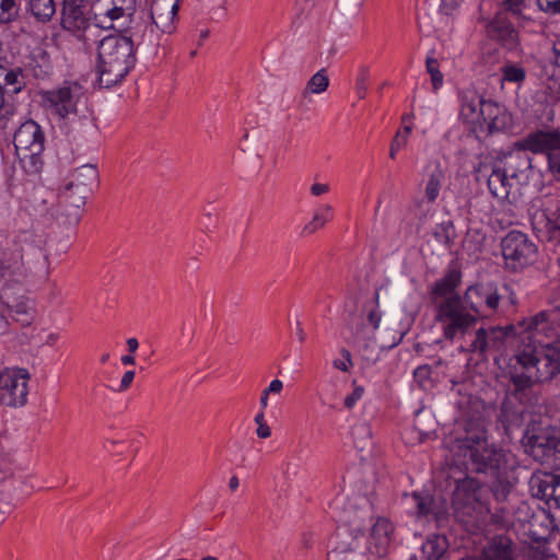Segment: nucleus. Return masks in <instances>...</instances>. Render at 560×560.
Wrapping results in <instances>:
<instances>
[{
  "mask_svg": "<svg viewBox=\"0 0 560 560\" xmlns=\"http://www.w3.org/2000/svg\"><path fill=\"white\" fill-rule=\"evenodd\" d=\"M464 438L456 439L451 445L453 464L467 472L499 477L506 470V454L489 443L486 423L480 418L467 419Z\"/></svg>",
  "mask_w": 560,
  "mask_h": 560,
  "instance_id": "obj_1",
  "label": "nucleus"
},
{
  "mask_svg": "<svg viewBox=\"0 0 560 560\" xmlns=\"http://www.w3.org/2000/svg\"><path fill=\"white\" fill-rule=\"evenodd\" d=\"M460 280V271L450 269L430 291V300L435 311L434 319L441 325L447 340L464 335L476 323V317L466 311L460 295L455 292Z\"/></svg>",
  "mask_w": 560,
  "mask_h": 560,
  "instance_id": "obj_2",
  "label": "nucleus"
},
{
  "mask_svg": "<svg viewBox=\"0 0 560 560\" xmlns=\"http://www.w3.org/2000/svg\"><path fill=\"white\" fill-rule=\"evenodd\" d=\"M560 326L559 306L544 310L534 316L523 318L517 323L520 335H526L529 342H537L546 351L548 370L539 369L538 380H552L560 372Z\"/></svg>",
  "mask_w": 560,
  "mask_h": 560,
  "instance_id": "obj_3",
  "label": "nucleus"
},
{
  "mask_svg": "<svg viewBox=\"0 0 560 560\" xmlns=\"http://www.w3.org/2000/svg\"><path fill=\"white\" fill-rule=\"evenodd\" d=\"M135 42L130 37L117 34L102 38L97 47L98 82L102 88L108 89L118 84L135 66Z\"/></svg>",
  "mask_w": 560,
  "mask_h": 560,
  "instance_id": "obj_4",
  "label": "nucleus"
},
{
  "mask_svg": "<svg viewBox=\"0 0 560 560\" xmlns=\"http://www.w3.org/2000/svg\"><path fill=\"white\" fill-rule=\"evenodd\" d=\"M179 0H152L147 20L141 19L132 25V36L137 47L149 55L156 56L161 46V36L172 34L176 28Z\"/></svg>",
  "mask_w": 560,
  "mask_h": 560,
  "instance_id": "obj_5",
  "label": "nucleus"
},
{
  "mask_svg": "<svg viewBox=\"0 0 560 560\" xmlns=\"http://www.w3.org/2000/svg\"><path fill=\"white\" fill-rule=\"evenodd\" d=\"M97 183L98 173L95 165L85 164L73 171L72 179L60 192L65 210H70L65 214L69 225H77L80 222V209L85 205L86 192L91 186Z\"/></svg>",
  "mask_w": 560,
  "mask_h": 560,
  "instance_id": "obj_6",
  "label": "nucleus"
},
{
  "mask_svg": "<svg viewBox=\"0 0 560 560\" xmlns=\"http://www.w3.org/2000/svg\"><path fill=\"white\" fill-rule=\"evenodd\" d=\"M13 144L22 167L27 173H38L43 162L44 133L35 121L27 120L15 131Z\"/></svg>",
  "mask_w": 560,
  "mask_h": 560,
  "instance_id": "obj_7",
  "label": "nucleus"
},
{
  "mask_svg": "<svg viewBox=\"0 0 560 560\" xmlns=\"http://www.w3.org/2000/svg\"><path fill=\"white\" fill-rule=\"evenodd\" d=\"M85 2L86 0H63L61 26L88 46L97 42L102 30L85 15Z\"/></svg>",
  "mask_w": 560,
  "mask_h": 560,
  "instance_id": "obj_8",
  "label": "nucleus"
},
{
  "mask_svg": "<svg viewBox=\"0 0 560 560\" xmlns=\"http://www.w3.org/2000/svg\"><path fill=\"white\" fill-rule=\"evenodd\" d=\"M505 266L513 271L520 270L534 262L537 247L520 231H511L501 242Z\"/></svg>",
  "mask_w": 560,
  "mask_h": 560,
  "instance_id": "obj_9",
  "label": "nucleus"
},
{
  "mask_svg": "<svg viewBox=\"0 0 560 560\" xmlns=\"http://www.w3.org/2000/svg\"><path fill=\"white\" fill-rule=\"evenodd\" d=\"M30 373L23 368L4 369L0 372V404L23 407L27 401Z\"/></svg>",
  "mask_w": 560,
  "mask_h": 560,
  "instance_id": "obj_10",
  "label": "nucleus"
},
{
  "mask_svg": "<svg viewBox=\"0 0 560 560\" xmlns=\"http://www.w3.org/2000/svg\"><path fill=\"white\" fill-rule=\"evenodd\" d=\"M521 142L527 151L544 154L548 161L549 171L556 176L560 174V131L558 129L537 130Z\"/></svg>",
  "mask_w": 560,
  "mask_h": 560,
  "instance_id": "obj_11",
  "label": "nucleus"
},
{
  "mask_svg": "<svg viewBox=\"0 0 560 560\" xmlns=\"http://www.w3.org/2000/svg\"><path fill=\"white\" fill-rule=\"evenodd\" d=\"M84 94L83 86L75 81H66L61 86L43 93L44 102L60 118L77 113V105Z\"/></svg>",
  "mask_w": 560,
  "mask_h": 560,
  "instance_id": "obj_12",
  "label": "nucleus"
},
{
  "mask_svg": "<svg viewBox=\"0 0 560 560\" xmlns=\"http://www.w3.org/2000/svg\"><path fill=\"white\" fill-rule=\"evenodd\" d=\"M560 205L558 200H548L532 217V225L542 242L560 243Z\"/></svg>",
  "mask_w": 560,
  "mask_h": 560,
  "instance_id": "obj_13",
  "label": "nucleus"
},
{
  "mask_svg": "<svg viewBox=\"0 0 560 560\" xmlns=\"http://www.w3.org/2000/svg\"><path fill=\"white\" fill-rule=\"evenodd\" d=\"M456 488L453 494V505L456 517L466 524H474L472 512L475 511L474 504L477 501V491L480 488V482L475 478L466 476L455 481Z\"/></svg>",
  "mask_w": 560,
  "mask_h": 560,
  "instance_id": "obj_14",
  "label": "nucleus"
},
{
  "mask_svg": "<svg viewBox=\"0 0 560 560\" xmlns=\"http://www.w3.org/2000/svg\"><path fill=\"white\" fill-rule=\"evenodd\" d=\"M495 162L518 187L527 180L532 168V158L521 141L516 142L513 150L504 153Z\"/></svg>",
  "mask_w": 560,
  "mask_h": 560,
  "instance_id": "obj_15",
  "label": "nucleus"
},
{
  "mask_svg": "<svg viewBox=\"0 0 560 560\" xmlns=\"http://www.w3.org/2000/svg\"><path fill=\"white\" fill-rule=\"evenodd\" d=\"M462 300L466 310L469 307L476 313H480L483 305L489 310H495L500 295L492 283H478L470 285Z\"/></svg>",
  "mask_w": 560,
  "mask_h": 560,
  "instance_id": "obj_16",
  "label": "nucleus"
},
{
  "mask_svg": "<svg viewBox=\"0 0 560 560\" xmlns=\"http://www.w3.org/2000/svg\"><path fill=\"white\" fill-rule=\"evenodd\" d=\"M372 520V505L370 500L363 495H355L346 510L343 522L351 532H361L362 523Z\"/></svg>",
  "mask_w": 560,
  "mask_h": 560,
  "instance_id": "obj_17",
  "label": "nucleus"
},
{
  "mask_svg": "<svg viewBox=\"0 0 560 560\" xmlns=\"http://www.w3.org/2000/svg\"><path fill=\"white\" fill-rule=\"evenodd\" d=\"M368 324L362 323L353 330L355 346L364 351H372L375 346V330L380 327L381 313L371 310L366 316Z\"/></svg>",
  "mask_w": 560,
  "mask_h": 560,
  "instance_id": "obj_18",
  "label": "nucleus"
},
{
  "mask_svg": "<svg viewBox=\"0 0 560 560\" xmlns=\"http://www.w3.org/2000/svg\"><path fill=\"white\" fill-rule=\"evenodd\" d=\"M365 549L363 534L361 537L355 535L352 541H349V536H343L338 546L328 553V560H368Z\"/></svg>",
  "mask_w": 560,
  "mask_h": 560,
  "instance_id": "obj_19",
  "label": "nucleus"
},
{
  "mask_svg": "<svg viewBox=\"0 0 560 560\" xmlns=\"http://www.w3.org/2000/svg\"><path fill=\"white\" fill-rule=\"evenodd\" d=\"M488 188L491 195L499 199H509L513 189H518L516 183L499 166L497 162L492 164L491 173L488 176Z\"/></svg>",
  "mask_w": 560,
  "mask_h": 560,
  "instance_id": "obj_20",
  "label": "nucleus"
},
{
  "mask_svg": "<svg viewBox=\"0 0 560 560\" xmlns=\"http://www.w3.org/2000/svg\"><path fill=\"white\" fill-rule=\"evenodd\" d=\"M514 400V398L505 396L501 405L499 421L502 423L506 432L512 430L514 427H521L524 421L527 402H515Z\"/></svg>",
  "mask_w": 560,
  "mask_h": 560,
  "instance_id": "obj_21",
  "label": "nucleus"
},
{
  "mask_svg": "<svg viewBox=\"0 0 560 560\" xmlns=\"http://www.w3.org/2000/svg\"><path fill=\"white\" fill-rule=\"evenodd\" d=\"M488 31L510 49L514 48L517 44V32L503 12L497 13L494 19L488 24Z\"/></svg>",
  "mask_w": 560,
  "mask_h": 560,
  "instance_id": "obj_22",
  "label": "nucleus"
},
{
  "mask_svg": "<svg viewBox=\"0 0 560 560\" xmlns=\"http://www.w3.org/2000/svg\"><path fill=\"white\" fill-rule=\"evenodd\" d=\"M510 382L513 388L508 392L506 396L514 398L515 401L528 402L529 393L536 383L533 373L513 372L510 374Z\"/></svg>",
  "mask_w": 560,
  "mask_h": 560,
  "instance_id": "obj_23",
  "label": "nucleus"
},
{
  "mask_svg": "<svg viewBox=\"0 0 560 560\" xmlns=\"http://www.w3.org/2000/svg\"><path fill=\"white\" fill-rule=\"evenodd\" d=\"M480 114L488 126L489 133L501 131L508 126L509 117L505 110L492 102L483 103Z\"/></svg>",
  "mask_w": 560,
  "mask_h": 560,
  "instance_id": "obj_24",
  "label": "nucleus"
},
{
  "mask_svg": "<svg viewBox=\"0 0 560 560\" xmlns=\"http://www.w3.org/2000/svg\"><path fill=\"white\" fill-rule=\"evenodd\" d=\"M560 485V476L551 475L550 480H542L538 486V494L545 500L548 508V517L551 523L555 522L552 510L560 509V497L556 494L557 487Z\"/></svg>",
  "mask_w": 560,
  "mask_h": 560,
  "instance_id": "obj_25",
  "label": "nucleus"
},
{
  "mask_svg": "<svg viewBox=\"0 0 560 560\" xmlns=\"http://www.w3.org/2000/svg\"><path fill=\"white\" fill-rule=\"evenodd\" d=\"M512 547L513 542L509 537L498 536L485 549V560H515Z\"/></svg>",
  "mask_w": 560,
  "mask_h": 560,
  "instance_id": "obj_26",
  "label": "nucleus"
},
{
  "mask_svg": "<svg viewBox=\"0 0 560 560\" xmlns=\"http://www.w3.org/2000/svg\"><path fill=\"white\" fill-rule=\"evenodd\" d=\"M394 533L393 524L385 517H378L371 527V538L374 541L376 551L383 553L389 546Z\"/></svg>",
  "mask_w": 560,
  "mask_h": 560,
  "instance_id": "obj_27",
  "label": "nucleus"
},
{
  "mask_svg": "<svg viewBox=\"0 0 560 560\" xmlns=\"http://www.w3.org/2000/svg\"><path fill=\"white\" fill-rule=\"evenodd\" d=\"M7 306L18 322L28 325L33 318V303L26 298H7Z\"/></svg>",
  "mask_w": 560,
  "mask_h": 560,
  "instance_id": "obj_28",
  "label": "nucleus"
},
{
  "mask_svg": "<svg viewBox=\"0 0 560 560\" xmlns=\"http://www.w3.org/2000/svg\"><path fill=\"white\" fill-rule=\"evenodd\" d=\"M462 105L459 110V117L465 122H475L478 121L481 117L480 108L482 107L483 103H487L486 101H482L478 96H468L463 95L462 98Z\"/></svg>",
  "mask_w": 560,
  "mask_h": 560,
  "instance_id": "obj_29",
  "label": "nucleus"
},
{
  "mask_svg": "<svg viewBox=\"0 0 560 560\" xmlns=\"http://www.w3.org/2000/svg\"><path fill=\"white\" fill-rule=\"evenodd\" d=\"M517 325H508L506 327H492L487 329L490 351L501 352L509 336L515 335Z\"/></svg>",
  "mask_w": 560,
  "mask_h": 560,
  "instance_id": "obj_30",
  "label": "nucleus"
},
{
  "mask_svg": "<svg viewBox=\"0 0 560 560\" xmlns=\"http://www.w3.org/2000/svg\"><path fill=\"white\" fill-rule=\"evenodd\" d=\"M329 75L327 69L323 68L313 74L306 82L302 91L303 98H308L312 94H322L327 91L329 86Z\"/></svg>",
  "mask_w": 560,
  "mask_h": 560,
  "instance_id": "obj_31",
  "label": "nucleus"
},
{
  "mask_svg": "<svg viewBox=\"0 0 560 560\" xmlns=\"http://www.w3.org/2000/svg\"><path fill=\"white\" fill-rule=\"evenodd\" d=\"M447 546L445 536L429 537L422 546V553L425 560H441L447 550Z\"/></svg>",
  "mask_w": 560,
  "mask_h": 560,
  "instance_id": "obj_32",
  "label": "nucleus"
},
{
  "mask_svg": "<svg viewBox=\"0 0 560 560\" xmlns=\"http://www.w3.org/2000/svg\"><path fill=\"white\" fill-rule=\"evenodd\" d=\"M28 10L38 22L47 23L54 16L56 5L54 0H30Z\"/></svg>",
  "mask_w": 560,
  "mask_h": 560,
  "instance_id": "obj_33",
  "label": "nucleus"
},
{
  "mask_svg": "<svg viewBox=\"0 0 560 560\" xmlns=\"http://www.w3.org/2000/svg\"><path fill=\"white\" fill-rule=\"evenodd\" d=\"M0 72H4V86L11 88L10 92L19 93L25 86L23 72L20 68L11 70L0 68Z\"/></svg>",
  "mask_w": 560,
  "mask_h": 560,
  "instance_id": "obj_34",
  "label": "nucleus"
},
{
  "mask_svg": "<svg viewBox=\"0 0 560 560\" xmlns=\"http://www.w3.org/2000/svg\"><path fill=\"white\" fill-rule=\"evenodd\" d=\"M135 0H112V7L106 10L110 20H117L124 15H131Z\"/></svg>",
  "mask_w": 560,
  "mask_h": 560,
  "instance_id": "obj_35",
  "label": "nucleus"
},
{
  "mask_svg": "<svg viewBox=\"0 0 560 560\" xmlns=\"http://www.w3.org/2000/svg\"><path fill=\"white\" fill-rule=\"evenodd\" d=\"M557 63L551 62L548 66H545L542 69V78L545 77V84L547 90L551 95H557L560 93V81L557 75Z\"/></svg>",
  "mask_w": 560,
  "mask_h": 560,
  "instance_id": "obj_36",
  "label": "nucleus"
},
{
  "mask_svg": "<svg viewBox=\"0 0 560 560\" xmlns=\"http://www.w3.org/2000/svg\"><path fill=\"white\" fill-rule=\"evenodd\" d=\"M410 498L415 504L417 517L418 518L430 517V508L432 504V497L429 494H421L418 492H413Z\"/></svg>",
  "mask_w": 560,
  "mask_h": 560,
  "instance_id": "obj_37",
  "label": "nucleus"
},
{
  "mask_svg": "<svg viewBox=\"0 0 560 560\" xmlns=\"http://www.w3.org/2000/svg\"><path fill=\"white\" fill-rule=\"evenodd\" d=\"M434 237L443 244H451L455 238V228L451 220L443 221L434 231Z\"/></svg>",
  "mask_w": 560,
  "mask_h": 560,
  "instance_id": "obj_38",
  "label": "nucleus"
},
{
  "mask_svg": "<svg viewBox=\"0 0 560 560\" xmlns=\"http://www.w3.org/2000/svg\"><path fill=\"white\" fill-rule=\"evenodd\" d=\"M517 362L525 369L537 366L541 363V359L536 355V348L529 345L516 355Z\"/></svg>",
  "mask_w": 560,
  "mask_h": 560,
  "instance_id": "obj_39",
  "label": "nucleus"
},
{
  "mask_svg": "<svg viewBox=\"0 0 560 560\" xmlns=\"http://www.w3.org/2000/svg\"><path fill=\"white\" fill-rule=\"evenodd\" d=\"M353 436L357 440L358 447L363 451L371 445L372 431L366 423L359 424L353 430Z\"/></svg>",
  "mask_w": 560,
  "mask_h": 560,
  "instance_id": "obj_40",
  "label": "nucleus"
},
{
  "mask_svg": "<svg viewBox=\"0 0 560 560\" xmlns=\"http://www.w3.org/2000/svg\"><path fill=\"white\" fill-rule=\"evenodd\" d=\"M18 16L15 0H0V23H10Z\"/></svg>",
  "mask_w": 560,
  "mask_h": 560,
  "instance_id": "obj_41",
  "label": "nucleus"
},
{
  "mask_svg": "<svg viewBox=\"0 0 560 560\" xmlns=\"http://www.w3.org/2000/svg\"><path fill=\"white\" fill-rule=\"evenodd\" d=\"M427 71L431 77V82L434 90H438L443 84V74L439 69V62L433 57H428L425 60Z\"/></svg>",
  "mask_w": 560,
  "mask_h": 560,
  "instance_id": "obj_42",
  "label": "nucleus"
},
{
  "mask_svg": "<svg viewBox=\"0 0 560 560\" xmlns=\"http://www.w3.org/2000/svg\"><path fill=\"white\" fill-rule=\"evenodd\" d=\"M447 515V503L446 500L442 497L433 498L432 504L430 508V516H432L436 522H441L446 518Z\"/></svg>",
  "mask_w": 560,
  "mask_h": 560,
  "instance_id": "obj_43",
  "label": "nucleus"
},
{
  "mask_svg": "<svg viewBox=\"0 0 560 560\" xmlns=\"http://www.w3.org/2000/svg\"><path fill=\"white\" fill-rule=\"evenodd\" d=\"M502 476L492 477L495 481L492 483L491 490L498 501L505 500L511 489L510 482L503 479Z\"/></svg>",
  "mask_w": 560,
  "mask_h": 560,
  "instance_id": "obj_44",
  "label": "nucleus"
},
{
  "mask_svg": "<svg viewBox=\"0 0 560 560\" xmlns=\"http://www.w3.org/2000/svg\"><path fill=\"white\" fill-rule=\"evenodd\" d=\"M470 350L474 352H479L480 354L486 353L487 351H490L488 336H487V329L479 328L476 331V338L470 346Z\"/></svg>",
  "mask_w": 560,
  "mask_h": 560,
  "instance_id": "obj_45",
  "label": "nucleus"
},
{
  "mask_svg": "<svg viewBox=\"0 0 560 560\" xmlns=\"http://www.w3.org/2000/svg\"><path fill=\"white\" fill-rule=\"evenodd\" d=\"M503 79L509 82L520 83L525 79V70L516 66H505L502 68Z\"/></svg>",
  "mask_w": 560,
  "mask_h": 560,
  "instance_id": "obj_46",
  "label": "nucleus"
},
{
  "mask_svg": "<svg viewBox=\"0 0 560 560\" xmlns=\"http://www.w3.org/2000/svg\"><path fill=\"white\" fill-rule=\"evenodd\" d=\"M440 186H441V183H440L439 176L435 174H432L430 179L428 180L427 187H425V196L429 201H434L436 199V197L439 195Z\"/></svg>",
  "mask_w": 560,
  "mask_h": 560,
  "instance_id": "obj_47",
  "label": "nucleus"
},
{
  "mask_svg": "<svg viewBox=\"0 0 560 560\" xmlns=\"http://www.w3.org/2000/svg\"><path fill=\"white\" fill-rule=\"evenodd\" d=\"M407 142V136H401L400 131H398L392 140L389 148V158L392 160H395L397 151L406 147Z\"/></svg>",
  "mask_w": 560,
  "mask_h": 560,
  "instance_id": "obj_48",
  "label": "nucleus"
},
{
  "mask_svg": "<svg viewBox=\"0 0 560 560\" xmlns=\"http://www.w3.org/2000/svg\"><path fill=\"white\" fill-rule=\"evenodd\" d=\"M459 8V0H440L439 12L445 16H453Z\"/></svg>",
  "mask_w": 560,
  "mask_h": 560,
  "instance_id": "obj_49",
  "label": "nucleus"
},
{
  "mask_svg": "<svg viewBox=\"0 0 560 560\" xmlns=\"http://www.w3.org/2000/svg\"><path fill=\"white\" fill-rule=\"evenodd\" d=\"M538 7L541 11L557 14L560 13V0H537Z\"/></svg>",
  "mask_w": 560,
  "mask_h": 560,
  "instance_id": "obj_50",
  "label": "nucleus"
},
{
  "mask_svg": "<svg viewBox=\"0 0 560 560\" xmlns=\"http://www.w3.org/2000/svg\"><path fill=\"white\" fill-rule=\"evenodd\" d=\"M341 355L345 359V361L341 360H335L332 362L334 366L342 372H347L349 370V366L352 365V359L351 353L347 349L341 350Z\"/></svg>",
  "mask_w": 560,
  "mask_h": 560,
  "instance_id": "obj_51",
  "label": "nucleus"
},
{
  "mask_svg": "<svg viewBox=\"0 0 560 560\" xmlns=\"http://www.w3.org/2000/svg\"><path fill=\"white\" fill-rule=\"evenodd\" d=\"M364 388L362 386H355L352 394L347 396L345 399V406L352 408L354 404L363 396Z\"/></svg>",
  "mask_w": 560,
  "mask_h": 560,
  "instance_id": "obj_52",
  "label": "nucleus"
},
{
  "mask_svg": "<svg viewBox=\"0 0 560 560\" xmlns=\"http://www.w3.org/2000/svg\"><path fill=\"white\" fill-rule=\"evenodd\" d=\"M524 0H503L502 5L509 12L514 15H520L522 13V3Z\"/></svg>",
  "mask_w": 560,
  "mask_h": 560,
  "instance_id": "obj_53",
  "label": "nucleus"
},
{
  "mask_svg": "<svg viewBox=\"0 0 560 560\" xmlns=\"http://www.w3.org/2000/svg\"><path fill=\"white\" fill-rule=\"evenodd\" d=\"M533 558L534 560H557V556L555 553L548 552L545 547L537 548L534 551Z\"/></svg>",
  "mask_w": 560,
  "mask_h": 560,
  "instance_id": "obj_54",
  "label": "nucleus"
},
{
  "mask_svg": "<svg viewBox=\"0 0 560 560\" xmlns=\"http://www.w3.org/2000/svg\"><path fill=\"white\" fill-rule=\"evenodd\" d=\"M326 223L325 219L319 215V214H315L312 222H310L306 226H305V230H307L310 233H313L315 232L317 229L322 228L324 224Z\"/></svg>",
  "mask_w": 560,
  "mask_h": 560,
  "instance_id": "obj_55",
  "label": "nucleus"
},
{
  "mask_svg": "<svg viewBox=\"0 0 560 560\" xmlns=\"http://www.w3.org/2000/svg\"><path fill=\"white\" fill-rule=\"evenodd\" d=\"M413 375L419 383H422L429 378L430 368L428 365H421L418 369H416Z\"/></svg>",
  "mask_w": 560,
  "mask_h": 560,
  "instance_id": "obj_56",
  "label": "nucleus"
},
{
  "mask_svg": "<svg viewBox=\"0 0 560 560\" xmlns=\"http://www.w3.org/2000/svg\"><path fill=\"white\" fill-rule=\"evenodd\" d=\"M283 388V383L280 380H273L267 388L264 390L270 395V394H280Z\"/></svg>",
  "mask_w": 560,
  "mask_h": 560,
  "instance_id": "obj_57",
  "label": "nucleus"
},
{
  "mask_svg": "<svg viewBox=\"0 0 560 560\" xmlns=\"http://www.w3.org/2000/svg\"><path fill=\"white\" fill-rule=\"evenodd\" d=\"M135 378V372L133 371H127L120 381V389L126 390L132 383Z\"/></svg>",
  "mask_w": 560,
  "mask_h": 560,
  "instance_id": "obj_58",
  "label": "nucleus"
},
{
  "mask_svg": "<svg viewBox=\"0 0 560 560\" xmlns=\"http://www.w3.org/2000/svg\"><path fill=\"white\" fill-rule=\"evenodd\" d=\"M256 434L259 439H268L271 435V429L267 423L260 424L256 429Z\"/></svg>",
  "mask_w": 560,
  "mask_h": 560,
  "instance_id": "obj_59",
  "label": "nucleus"
},
{
  "mask_svg": "<svg viewBox=\"0 0 560 560\" xmlns=\"http://www.w3.org/2000/svg\"><path fill=\"white\" fill-rule=\"evenodd\" d=\"M328 190H329V186L327 184H313L311 186V192L313 196L324 195Z\"/></svg>",
  "mask_w": 560,
  "mask_h": 560,
  "instance_id": "obj_60",
  "label": "nucleus"
},
{
  "mask_svg": "<svg viewBox=\"0 0 560 560\" xmlns=\"http://www.w3.org/2000/svg\"><path fill=\"white\" fill-rule=\"evenodd\" d=\"M536 368V372L534 375V380L536 382H546L547 380H538L537 375L539 373V369L542 371V372H546L548 370L547 368V364H546V353L544 354V357L541 358V363H539Z\"/></svg>",
  "mask_w": 560,
  "mask_h": 560,
  "instance_id": "obj_61",
  "label": "nucleus"
},
{
  "mask_svg": "<svg viewBox=\"0 0 560 560\" xmlns=\"http://www.w3.org/2000/svg\"><path fill=\"white\" fill-rule=\"evenodd\" d=\"M127 347H128L129 352L133 353L137 351V349L139 347V342L136 338H129L127 340Z\"/></svg>",
  "mask_w": 560,
  "mask_h": 560,
  "instance_id": "obj_62",
  "label": "nucleus"
},
{
  "mask_svg": "<svg viewBox=\"0 0 560 560\" xmlns=\"http://www.w3.org/2000/svg\"><path fill=\"white\" fill-rule=\"evenodd\" d=\"M240 486V480L236 476H232L229 480V487L232 491L236 490Z\"/></svg>",
  "mask_w": 560,
  "mask_h": 560,
  "instance_id": "obj_63",
  "label": "nucleus"
},
{
  "mask_svg": "<svg viewBox=\"0 0 560 560\" xmlns=\"http://www.w3.org/2000/svg\"><path fill=\"white\" fill-rule=\"evenodd\" d=\"M121 363L124 365H133L136 363L135 357L131 354L124 355L121 358Z\"/></svg>",
  "mask_w": 560,
  "mask_h": 560,
  "instance_id": "obj_64",
  "label": "nucleus"
}]
</instances>
